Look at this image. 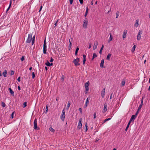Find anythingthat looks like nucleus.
I'll return each instance as SVG.
<instances>
[{"mask_svg": "<svg viewBox=\"0 0 150 150\" xmlns=\"http://www.w3.org/2000/svg\"><path fill=\"white\" fill-rule=\"evenodd\" d=\"M32 34L31 33L29 34L28 35V37L26 41V42L27 43H30L32 39Z\"/></svg>", "mask_w": 150, "mask_h": 150, "instance_id": "obj_1", "label": "nucleus"}, {"mask_svg": "<svg viewBox=\"0 0 150 150\" xmlns=\"http://www.w3.org/2000/svg\"><path fill=\"white\" fill-rule=\"evenodd\" d=\"M79 58L77 57L76 59H75L73 61V62L75 66H76L80 65V64L79 63Z\"/></svg>", "mask_w": 150, "mask_h": 150, "instance_id": "obj_2", "label": "nucleus"}, {"mask_svg": "<svg viewBox=\"0 0 150 150\" xmlns=\"http://www.w3.org/2000/svg\"><path fill=\"white\" fill-rule=\"evenodd\" d=\"M47 47L46 45L45 40H44L43 44V53L44 54H47Z\"/></svg>", "mask_w": 150, "mask_h": 150, "instance_id": "obj_3", "label": "nucleus"}, {"mask_svg": "<svg viewBox=\"0 0 150 150\" xmlns=\"http://www.w3.org/2000/svg\"><path fill=\"white\" fill-rule=\"evenodd\" d=\"M65 111L64 109L62 111V114L60 117L62 121H64L65 117Z\"/></svg>", "mask_w": 150, "mask_h": 150, "instance_id": "obj_4", "label": "nucleus"}, {"mask_svg": "<svg viewBox=\"0 0 150 150\" xmlns=\"http://www.w3.org/2000/svg\"><path fill=\"white\" fill-rule=\"evenodd\" d=\"M82 126V124L81 123V118L79 120V122L77 126V128L79 129H81Z\"/></svg>", "mask_w": 150, "mask_h": 150, "instance_id": "obj_5", "label": "nucleus"}, {"mask_svg": "<svg viewBox=\"0 0 150 150\" xmlns=\"http://www.w3.org/2000/svg\"><path fill=\"white\" fill-rule=\"evenodd\" d=\"M142 31H140L137 36V39L138 40H139L141 38L142 35Z\"/></svg>", "mask_w": 150, "mask_h": 150, "instance_id": "obj_6", "label": "nucleus"}, {"mask_svg": "<svg viewBox=\"0 0 150 150\" xmlns=\"http://www.w3.org/2000/svg\"><path fill=\"white\" fill-rule=\"evenodd\" d=\"M37 127V120L36 119H35L34 121V129H36Z\"/></svg>", "mask_w": 150, "mask_h": 150, "instance_id": "obj_7", "label": "nucleus"}, {"mask_svg": "<svg viewBox=\"0 0 150 150\" xmlns=\"http://www.w3.org/2000/svg\"><path fill=\"white\" fill-rule=\"evenodd\" d=\"M101 96L102 98H104L105 94V88H104L101 92Z\"/></svg>", "mask_w": 150, "mask_h": 150, "instance_id": "obj_8", "label": "nucleus"}, {"mask_svg": "<svg viewBox=\"0 0 150 150\" xmlns=\"http://www.w3.org/2000/svg\"><path fill=\"white\" fill-rule=\"evenodd\" d=\"M88 21H87L86 20H84L83 21V27L85 28L87 27L88 25Z\"/></svg>", "mask_w": 150, "mask_h": 150, "instance_id": "obj_9", "label": "nucleus"}, {"mask_svg": "<svg viewBox=\"0 0 150 150\" xmlns=\"http://www.w3.org/2000/svg\"><path fill=\"white\" fill-rule=\"evenodd\" d=\"M89 100L90 98H87L86 103L84 105V107L85 108L89 104Z\"/></svg>", "mask_w": 150, "mask_h": 150, "instance_id": "obj_10", "label": "nucleus"}, {"mask_svg": "<svg viewBox=\"0 0 150 150\" xmlns=\"http://www.w3.org/2000/svg\"><path fill=\"white\" fill-rule=\"evenodd\" d=\"M104 109L103 110V113H105L107 111V105L106 104H104Z\"/></svg>", "mask_w": 150, "mask_h": 150, "instance_id": "obj_11", "label": "nucleus"}, {"mask_svg": "<svg viewBox=\"0 0 150 150\" xmlns=\"http://www.w3.org/2000/svg\"><path fill=\"white\" fill-rule=\"evenodd\" d=\"M98 42L97 41H96V43H94V45H93V50H95V49H96L97 48V46L98 45Z\"/></svg>", "mask_w": 150, "mask_h": 150, "instance_id": "obj_12", "label": "nucleus"}, {"mask_svg": "<svg viewBox=\"0 0 150 150\" xmlns=\"http://www.w3.org/2000/svg\"><path fill=\"white\" fill-rule=\"evenodd\" d=\"M110 37L109 38V39L108 42V43H110L111 41L113 39V37L112 36V35L111 34V33H110Z\"/></svg>", "mask_w": 150, "mask_h": 150, "instance_id": "obj_13", "label": "nucleus"}, {"mask_svg": "<svg viewBox=\"0 0 150 150\" xmlns=\"http://www.w3.org/2000/svg\"><path fill=\"white\" fill-rule=\"evenodd\" d=\"M104 63V59H102L101 60V63H100V67H101V68L104 67V65H103Z\"/></svg>", "mask_w": 150, "mask_h": 150, "instance_id": "obj_14", "label": "nucleus"}, {"mask_svg": "<svg viewBox=\"0 0 150 150\" xmlns=\"http://www.w3.org/2000/svg\"><path fill=\"white\" fill-rule=\"evenodd\" d=\"M8 91H9L10 93L11 94L12 96H14V92L12 91L11 88H8Z\"/></svg>", "mask_w": 150, "mask_h": 150, "instance_id": "obj_15", "label": "nucleus"}, {"mask_svg": "<svg viewBox=\"0 0 150 150\" xmlns=\"http://www.w3.org/2000/svg\"><path fill=\"white\" fill-rule=\"evenodd\" d=\"M7 71L6 70H5L3 72L2 74L4 77H6L7 76Z\"/></svg>", "mask_w": 150, "mask_h": 150, "instance_id": "obj_16", "label": "nucleus"}, {"mask_svg": "<svg viewBox=\"0 0 150 150\" xmlns=\"http://www.w3.org/2000/svg\"><path fill=\"white\" fill-rule=\"evenodd\" d=\"M137 115H136V114H135V115H132L131 119L134 121L137 117Z\"/></svg>", "mask_w": 150, "mask_h": 150, "instance_id": "obj_17", "label": "nucleus"}, {"mask_svg": "<svg viewBox=\"0 0 150 150\" xmlns=\"http://www.w3.org/2000/svg\"><path fill=\"white\" fill-rule=\"evenodd\" d=\"M127 31L125 30H124L123 32V38H125L126 37V34H127Z\"/></svg>", "mask_w": 150, "mask_h": 150, "instance_id": "obj_18", "label": "nucleus"}, {"mask_svg": "<svg viewBox=\"0 0 150 150\" xmlns=\"http://www.w3.org/2000/svg\"><path fill=\"white\" fill-rule=\"evenodd\" d=\"M12 1L10 0V4H9V6L6 10V12H7V11H8L9 10V9L11 7V4H12Z\"/></svg>", "mask_w": 150, "mask_h": 150, "instance_id": "obj_19", "label": "nucleus"}, {"mask_svg": "<svg viewBox=\"0 0 150 150\" xmlns=\"http://www.w3.org/2000/svg\"><path fill=\"white\" fill-rule=\"evenodd\" d=\"M139 22V20L137 19L136 20L135 22V24L134 25V26L136 27H137L139 25L138 22Z\"/></svg>", "mask_w": 150, "mask_h": 150, "instance_id": "obj_20", "label": "nucleus"}, {"mask_svg": "<svg viewBox=\"0 0 150 150\" xmlns=\"http://www.w3.org/2000/svg\"><path fill=\"white\" fill-rule=\"evenodd\" d=\"M142 107H141V106H139L138 108V109L136 113V115H137L139 112V110L141 109Z\"/></svg>", "mask_w": 150, "mask_h": 150, "instance_id": "obj_21", "label": "nucleus"}, {"mask_svg": "<svg viewBox=\"0 0 150 150\" xmlns=\"http://www.w3.org/2000/svg\"><path fill=\"white\" fill-rule=\"evenodd\" d=\"M111 56V54H108L107 56V57L106 59L108 60H109L110 59V58Z\"/></svg>", "mask_w": 150, "mask_h": 150, "instance_id": "obj_22", "label": "nucleus"}, {"mask_svg": "<svg viewBox=\"0 0 150 150\" xmlns=\"http://www.w3.org/2000/svg\"><path fill=\"white\" fill-rule=\"evenodd\" d=\"M125 84V81L123 80L121 83V84L120 86L121 87L124 86Z\"/></svg>", "mask_w": 150, "mask_h": 150, "instance_id": "obj_23", "label": "nucleus"}, {"mask_svg": "<svg viewBox=\"0 0 150 150\" xmlns=\"http://www.w3.org/2000/svg\"><path fill=\"white\" fill-rule=\"evenodd\" d=\"M103 48H104V45H102L100 49V50L99 51V53L100 54H102V51L103 50Z\"/></svg>", "mask_w": 150, "mask_h": 150, "instance_id": "obj_24", "label": "nucleus"}, {"mask_svg": "<svg viewBox=\"0 0 150 150\" xmlns=\"http://www.w3.org/2000/svg\"><path fill=\"white\" fill-rule=\"evenodd\" d=\"M97 56L95 53H93V56L92 58V60H93L94 58L97 57Z\"/></svg>", "mask_w": 150, "mask_h": 150, "instance_id": "obj_25", "label": "nucleus"}, {"mask_svg": "<svg viewBox=\"0 0 150 150\" xmlns=\"http://www.w3.org/2000/svg\"><path fill=\"white\" fill-rule=\"evenodd\" d=\"M89 85V81H88L87 82H86L85 84V87H88Z\"/></svg>", "mask_w": 150, "mask_h": 150, "instance_id": "obj_26", "label": "nucleus"}, {"mask_svg": "<svg viewBox=\"0 0 150 150\" xmlns=\"http://www.w3.org/2000/svg\"><path fill=\"white\" fill-rule=\"evenodd\" d=\"M85 89H86L85 91V93L86 94L88 92V91L89 90V87H85Z\"/></svg>", "mask_w": 150, "mask_h": 150, "instance_id": "obj_27", "label": "nucleus"}, {"mask_svg": "<svg viewBox=\"0 0 150 150\" xmlns=\"http://www.w3.org/2000/svg\"><path fill=\"white\" fill-rule=\"evenodd\" d=\"M27 103L26 102H24L23 105V108H25L27 106Z\"/></svg>", "mask_w": 150, "mask_h": 150, "instance_id": "obj_28", "label": "nucleus"}, {"mask_svg": "<svg viewBox=\"0 0 150 150\" xmlns=\"http://www.w3.org/2000/svg\"><path fill=\"white\" fill-rule=\"evenodd\" d=\"M79 47H77V48L76 49V51H75V55H77L78 52V50H79Z\"/></svg>", "mask_w": 150, "mask_h": 150, "instance_id": "obj_29", "label": "nucleus"}, {"mask_svg": "<svg viewBox=\"0 0 150 150\" xmlns=\"http://www.w3.org/2000/svg\"><path fill=\"white\" fill-rule=\"evenodd\" d=\"M70 105H71V104H70V103L69 101L68 103H67V109H68L69 108V107H70Z\"/></svg>", "mask_w": 150, "mask_h": 150, "instance_id": "obj_30", "label": "nucleus"}, {"mask_svg": "<svg viewBox=\"0 0 150 150\" xmlns=\"http://www.w3.org/2000/svg\"><path fill=\"white\" fill-rule=\"evenodd\" d=\"M136 47V45H134L133 46V47L132 48V52H134V51Z\"/></svg>", "mask_w": 150, "mask_h": 150, "instance_id": "obj_31", "label": "nucleus"}, {"mask_svg": "<svg viewBox=\"0 0 150 150\" xmlns=\"http://www.w3.org/2000/svg\"><path fill=\"white\" fill-rule=\"evenodd\" d=\"M120 12L119 11H117L116 12V18H117L118 17L119 15Z\"/></svg>", "mask_w": 150, "mask_h": 150, "instance_id": "obj_32", "label": "nucleus"}, {"mask_svg": "<svg viewBox=\"0 0 150 150\" xmlns=\"http://www.w3.org/2000/svg\"><path fill=\"white\" fill-rule=\"evenodd\" d=\"M50 131H51L52 132H54L55 131V130L53 128H52V127H50Z\"/></svg>", "mask_w": 150, "mask_h": 150, "instance_id": "obj_33", "label": "nucleus"}, {"mask_svg": "<svg viewBox=\"0 0 150 150\" xmlns=\"http://www.w3.org/2000/svg\"><path fill=\"white\" fill-rule=\"evenodd\" d=\"M45 64L47 66L50 67V63L48 61H47V62L45 63Z\"/></svg>", "mask_w": 150, "mask_h": 150, "instance_id": "obj_34", "label": "nucleus"}, {"mask_svg": "<svg viewBox=\"0 0 150 150\" xmlns=\"http://www.w3.org/2000/svg\"><path fill=\"white\" fill-rule=\"evenodd\" d=\"M2 106L3 108H4L6 106V105L5 103L4 102H2L1 103Z\"/></svg>", "mask_w": 150, "mask_h": 150, "instance_id": "obj_35", "label": "nucleus"}, {"mask_svg": "<svg viewBox=\"0 0 150 150\" xmlns=\"http://www.w3.org/2000/svg\"><path fill=\"white\" fill-rule=\"evenodd\" d=\"M14 74V71L13 70H11L10 71V74L11 75H13Z\"/></svg>", "mask_w": 150, "mask_h": 150, "instance_id": "obj_36", "label": "nucleus"}, {"mask_svg": "<svg viewBox=\"0 0 150 150\" xmlns=\"http://www.w3.org/2000/svg\"><path fill=\"white\" fill-rule=\"evenodd\" d=\"M143 98H142L141 100V103L140 105L139 106H141V107H142V106L143 105Z\"/></svg>", "mask_w": 150, "mask_h": 150, "instance_id": "obj_37", "label": "nucleus"}, {"mask_svg": "<svg viewBox=\"0 0 150 150\" xmlns=\"http://www.w3.org/2000/svg\"><path fill=\"white\" fill-rule=\"evenodd\" d=\"M25 59V56H22L21 57V60L22 61H23Z\"/></svg>", "mask_w": 150, "mask_h": 150, "instance_id": "obj_38", "label": "nucleus"}, {"mask_svg": "<svg viewBox=\"0 0 150 150\" xmlns=\"http://www.w3.org/2000/svg\"><path fill=\"white\" fill-rule=\"evenodd\" d=\"M32 78L33 79L35 77V75L34 73V72H33L32 73Z\"/></svg>", "mask_w": 150, "mask_h": 150, "instance_id": "obj_39", "label": "nucleus"}, {"mask_svg": "<svg viewBox=\"0 0 150 150\" xmlns=\"http://www.w3.org/2000/svg\"><path fill=\"white\" fill-rule=\"evenodd\" d=\"M86 59H83V64L84 65L85 63V62L86 61Z\"/></svg>", "mask_w": 150, "mask_h": 150, "instance_id": "obj_40", "label": "nucleus"}, {"mask_svg": "<svg viewBox=\"0 0 150 150\" xmlns=\"http://www.w3.org/2000/svg\"><path fill=\"white\" fill-rule=\"evenodd\" d=\"M79 1L81 4H82L83 3V0H79Z\"/></svg>", "mask_w": 150, "mask_h": 150, "instance_id": "obj_41", "label": "nucleus"}, {"mask_svg": "<svg viewBox=\"0 0 150 150\" xmlns=\"http://www.w3.org/2000/svg\"><path fill=\"white\" fill-rule=\"evenodd\" d=\"M64 76L62 75L61 78V80L62 81H64Z\"/></svg>", "mask_w": 150, "mask_h": 150, "instance_id": "obj_42", "label": "nucleus"}, {"mask_svg": "<svg viewBox=\"0 0 150 150\" xmlns=\"http://www.w3.org/2000/svg\"><path fill=\"white\" fill-rule=\"evenodd\" d=\"M17 81L18 82H20L21 81V77L20 76L18 78Z\"/></svg>", "mask_w": 150, "mask_h": 150, "instance_id": "obj_43", "label": "nucleus"}, {"mask_svg": "<svg viewBox=\"0 0 150 150\" xmlns=\"http://www.w3.org/2000/svg\"><path fill=\"white\" fill-rule=\"evenodd\" d=\"M91 45H92V43L91 42H90L89 43V46L88 47V48L89 49H90V48L91 47Z\"/></svg>", "mask_w": 150, "mask_h": 150, "instance_id": "obj_44", "label": "nucleus"}, {"mask_svg": "<svg viewBox=\"0 0 150 150\" xmlns=\"http://www.w3.org/2000/svg\"><path fill=\"white\" fill-rule=\"evenodd\" d=\"M96 118V112L94 113L93 114V118L95 119Z\"/></svg>", "mask_w": 150, "mask_h": 150, "instance_id": "obj_45", "label": "nucleus"}, {"mask_svg": "<svg viewBox=\"0 0 150 150\" xmlns=\"http://www.w3.org/2000/svg\"><path fill=\"white\" fill-rule=\"evenodd\" d=\"M14 112H13L12 113V114L11 115V118L12 119L13 118V115H14Z\"/></svg>", "mask_w": 150, "mask_h": 150, "instance_id": "obj_46", "label": "nucleus"}, {"mask_svg": "<svg viewBox=\"0 0 150 150\" xmlns=\"http://www.w3.org/2000/svg\"><path fill=\"white\" fill-rule=\"evenodd\" d=\"M54 61V59L52 57H51L50 58V62H52Z\"/></svg>", "mask_w": 150, "mask_h": 150, "instance_id": "obj_47", "label": "nucleus"}, {"mask_svg": "<svg viewBox=\"0 0 150 150\" xmlns=\"http://www.w3.org/2000/svg\"><path fill=\"white\" fill-rule=\"evenodd\" d=\"M79 110L81 113H82V109L81 108H79Z\"/></svg>", "mask_w": 150, "mask_h": 150, "instance_id": "obj_48", "label": "nucleus"}, {"mask_svg": "<svg viewBox=\"0 0 150 150\" xmlns=\"http://www.w3.org/2000/svg\"><path fill=\"white\" fill-rule=\"evenodd\" d=\"M73 0H69L70 3V4H72Z\"/></svg>", "mask_w": 150, "mask_h": 150, "instance_id": "obj_49", "label": "nucleus"}, {"mask_svg": "<svg viewBox=\"0 0 150 150\" xmlns=\"http://www.w3.org/2000/svg\"><path fill=\"white\" fill-rule=\"evenodd\" d=\"M48 107L47 105L46 107V108L45 109V111H46V112H47V111H48Z\"/></svg>", "mask_w": 150, "mask_h": 150, "instance_id": "obj_50", "label": "nucleus"}, {"mask_svg": "<svg viewBox=\"0 0 150 150\" xmlns=\"http://www.w3.org/2000/svg\"><path fill=\"white\" fill-rule=\"evenodd\" d=\"M35 35H34L33 37V38H32V40H35Z\"/></svg>", "mask_w": 150, "mask_h": 150, "instance_id": "obj_51", "label": "nucleus"}, {"mask_svg": "<svg viewBox=\"0 0 150 150\" xmlns=\"http://www.w3.org/2000/svg\"><path fill=\"white\" fill-rule=\"evenodd\" d=\"M31 42H31V43H32V45H33L34 43V42H35V40H31Z\"/></svg>", "mask_w": 150, "mask_h": 150, "instance_id": "obj_52", "label": "nucleus"}, {"mask_svg": "<svg viewBox=\"0 0 150 150\" xmlns=\"http://www.w3.org/2000/svg\"><path fill=\"white\" fill-rule=\"evenodd\" d=\"M108 121V119H105V120H104L103 123H105V122H107V121Z\"/></svg>", "mask_w": 150, "mask_h": 150, "instance_id": "obj_53", "label": "nucleus"}, {"mask_svg": "<svg viewBox=\"0 0 150 150\" xmlns=\"http://www.w3.org/2000/svg\"><path fill=\"white\" fill-rule=\"evenodd\" d=\"M129 126H127V127H126V128H125V131H127V129H128L129 127Z\"/></svg>", "mask_w": 150, "mask_h": 150, "instance_id": "obj_54", "label": "nucleus"}, {"mask_svg": "<svg viewBox=\"0 0 150 150\" xmlns=\"http://www.w3.org/2000/svg\"><path fill=\"white\" fill-rule=\"evenodd\" d=\"M88 12H86L85 15H84L85 17H86V16L88 14Z\"/></svg>", "mask_w": 150, "mask_h": 150, "instance_id": "obj_55", "label": "nucleus"}, {"mask_svg": "<svg viewBox=\"0 0 150 150\" xmlns=\"http://www.w3.org/2000/svg\"><path fill=\"white\" fill-rule=\"evenodd\" d=\"M83 59H86V55H85V54H83Z\"/></svg>", "mask_w": 150, "mask_h": 150, "instance_id": "obj_56", "label": "nucleus"}, {"mask_svg": "<svg viewBox=\"0 0 150 150\" xmlns=\"http://www.w3.org/2000/svg\"><path fill=\"white\" fill-rule=\"evenodd\" d=\"M88 7H86V12H88Z\"/></svg>", "mask_w": 150, "mask_h": 150, "instance_id": "obj_57", "label": "nucleus"}, {"mask_svg": "<svg viewBox=\"0 0 150 150\" xmlns=\"http://www.w3.org/2000/svg\"><path fill=\"white\" fill-rule=\"evenodd\" d=\"M72 46L71 43V44H69V47H70V48H71V47Z\"/></svg>", "mask_w": 150, "mask_h": 150, "instance_id": "obj_58", "label": "nucleus"}, {"mask_svg": "<svg viewBox=\"0 0 150 150\" xmlns=\"http://www.w3.org/2000/svg\"><path fill=\"white\" fill-rule=\"evenodd\" d=\"M42 6H40V9L39 10V11H41V10H42Z\"/></svg>", "mask_w": 150, "mask_h": 150, "instance_id": "obj_59", "label": "nucleus"}, {"mask_svg": "<svg viewBox=\"0 0 150 150\" xmlns=\"http://www.w3.org/2000/svg\"><path fill=\"white\" fill-rule=\"evenodd\" d=\"M18 90H21V88H20V86H18Z\"/></svg>", "mask_w": 150, "mask_h": 150, "instance_id": "obj_60", "label": "nucleus"}, {"mask_svg": "<svg viewBox=\"0 0 150 150\" xmlns=\"http://www.w3.org/2000/svg\"><path fill=\"white\" fill-rule=\"evenodd\" d=\"M132 120H132V119L130 118V120H129V122L131 123V122L132 121Z\"/></svg>", "mask_w": 150, "mask_h": 150, "instance_id": "obj_61", "label": "nucleus"}, {"mask_svg": "<svg viewBox=\"0 0 150 150\" xmlns=\"http://www.w3.org/2000/svg\"><path fill=\"white\" fill-rule=\"evenodd\" d=\"M2 76V72L1 71H0V76Z\"/></svg>", "mask_w": 150, "mask_h": 150, "instance_id": "obj_62", "label": "nucleus"}, {"mask_svg": "<svg viewBox=\"0 0 150 150\" xmlns=\"http://www.w3.org/2000/svg\"><path fill=\"white\" fill-rule=\"evenodd\" d=\"M53 65V63H50V66H51L52 65Z\"/></svg>", "mask_w": 150, "mask_h": 150, "instance_id": "obj_63", "label": "nucleus"}, {"mask_svg": "<svg viewBox=\"0 0 150 150\" xmlns=\"http://www.w3.org/2000/svg\"><path fill=\"white\" fill-rule=\"evenodd\" d=\"M45 70H46V71H47V67H45Z\"/></svg>", "mask_w": 150, "mask_h": 150, "instance_id": "obj_64", "label": "nucleus"}]
</instances>
